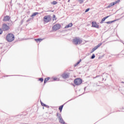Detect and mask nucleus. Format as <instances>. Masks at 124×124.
<instances>
[{
  "label": "nucleus",
  "mask_w": 124,
  "mask_h": 124,
  "mask_svg": "<svg viewBox=\"0 0 124 124\" xmlns=\"http://www.w3.org/2000/svg\"><path fill=\"white\" fill-rule=\"evenodd\" d=\"M61 29V25L60 24H56L52 27V31H56Z\"/></svg>",
  "instance_id": "nucleus-3"
},
{
  "label": "nucleus",
  "mask_w": 124,
  "mask_h": 124,
  "mask_svg": "<svg viewBox=\"0 0 124 124\" xmlns=\"http://www.w3.org/2000/svg\"><path fill=\"white\" fill-rule=\"evenodd\" d=\"M38 14V13L36 12L34 13L31 16V17H34V16H36V15H37Z\"/></svg>",
  "instance_id": "nucleus-17"
},
{
  "label": "nucleus",
  "mask_w": 124,
  "mask_h": 124,
  "mask_svg": "<svg viewBox=\"0 0 124 124\" xmlns=\"http://www.w3.org/2000/svg\"><path fill=\"white\" fill-rule=\"evenodd\" d=\"M74 83L77 86H79V85H81V84H82V79L80 78H77L75 79Z\"/></svg>",
  "instance_id": "nucleus-6"
},
{
  "label": "nucleus",
  "mask_w": 124,
  "mask_h": 124,
  "mask_svg": "<svg viewBox=\"0 0 124 124\" xmlns=\"http://www.w3.org/2000/svg\"><path fill=\"white\" fill-rule=\"evenodd\" d=\"M49 79H50V78H45V80H44V84H46L47 81H49Z\"/></svg>",
  "instance_id": "nucleus-16"
},
{
  "label": "nucleus",
  "mask_w": 124,
  "mask_h": 124,
  "mask_svg": "<svg viewBox=\"0 0 124 124\" xmlns=\"http://www.w3.org/2000/svg\"><path fill=\"white\" fill-rule=\"evenodd\" d=\"M94 58H95V55H94V54H93V55L91 57V59H94Z\"/></svg>",
  "instance_id": "nucleus-23"
},
{
  "label": "nucleus",
  "mask_w": 124,
  "mask_h": 124,
  "mask_svg": "<svg viewBox=\"0 0 124 124\" xmlns=\"http://www.w3.org/2000/svg\"><path fill=\"white\" fill-rule=\"evenodd\" d=\"M109 16H107L104 17L103 18H102V21L100 22V24H103V22H104V21H105V20H106V19H107V18H109Z\"/></svg>",
  "instance_id": "nucleus-13"
},
{
  "label": "nucleus",
  "mask_w": 124,
  "mask_h": 124,
  "mask_svg": "<svg viewBox=\"0 0 124 124\" xmlns=\"http://www.w3.org/2000/svg\"><path fill=\"white\" fill-rule=\"evenodd\" d=\"M2 28L3 31H8L9 29V26H7L6 24H3Z\"/></svg>",
  "instance_id": "nucleus-9"
},
{
  "label": "nucleus",
  "mask_w": 124,
  "mask_h": 124,
  "mask_svg": "<svg viewBox=\"0 0 124 124\" xmlns=\"http://www.w3.org/2000/svg\"><path fill=\"white\" fill-rule=\"evenodd\" d=\"M73 43L75 45H79L82 43V39L79 38H75L73 39Z\"/></svg>",
  "instance_id": "nucleus-1"
},
{
  "label": "nucleus",
  "mask_w": 124,
  "mask_h": 124,
  "mask_svg": "<svg viewBox=\"0 0 124 124\" xmlns=\"http://www.w3.org/2000/svg\"><path fill=\"white\" fill-rule=\"evenodd\" d=\"M52 4H57V1H54L52 2Z\"/></svg>",
  "instance_id": "nucleus-24"
},
{
  "label": "nucleus",
  "mask_w": 124,
  "mask_h": 124,
  "mask_svg": "<svg viewBox=\"0 0 124 124\" xmlns=\"http://www.w3.org/2000/svg\"><path fill=\"white\" fill-rule=\"evenodd\" d=\"M9 20H10V17L8 16H4V19H3V21H5L6 22L8 21Z\"/></svg>",
  "instance_id": "nucleus-12"
},
{
  "label": "nucleus",
  "mask_w": 124,
  "mask_h": 124,
  "mask_svg": "<svg viewBox=\"0 0 124 124\" xmlns=\"http://www.w3.org/2000/svg\"><path fill=\"white\" fill-rule=\"evenodd\" d=\"M92 24L93 28H96V29H98L99 28V26L96 24V22H92Z\"/></svg>",
  "instance_id": "nucleus-11"
},
{
  "label": "nucleus",
  "mask_w": 124,
  "mask_h": 124,
  "mask_svg": "<svg viewBox=\"0 0 124 124\" xmlns=\"http://www.w3.org/2000/svg\"><path fill=\"white\" fill-rule=\"evenodd\" d=\"M29 21H30V19H28V20H27V22H29Z\"/></svg>",
  "instance_id": "nucleus-31"
},
{
  "label": "nucleus",
  "mask_w": 124,
  "mask_h": 124,
  "mask_svg": "<svg viewBox=\"0 0 124 124\" xmlns=\"http://www.w3.org/2000/svg\"><path fill=\"white\" fill-rule=\"evenodd\" d=\"M39 80L40 81H41V82H42V81H43V78H40L39 79Z\"/></svg>",
  "instance_id": "nucleus-25"
},
{
  "label": "nucleus",
  "mask_w": 124,
  "mask_h": 124,
  "mask_svg": "<svg viewBox=\"0 0 124 124\" xmlns=\"http://www.w3.org/2000/svg\"><path fill=\"white\" fill-rule=\"evenodd\" d=\"M70 1V0H68V2H69Z\"/></svg>",
  "instance_id": "nucleus-30"
},
{
  "label": "nucleus",
  "mask_w": 124,
  "mask_h": 124,
  "mask_svg": "<svg viewBox=\"0 0 124 124\" xmlns=\"http://www.w3.org/2000/svg\"><path fill=\"white\" fill-rule=\"evenodd\" d=\"M113 22H116V20L108 21L106 22V23L107 24H112V23H113Z\"/></svg>",
  "instance_id": "nucleus-19"
},
{
  "label": "nucleus",
  "mask_w": 124,
  "mask_h": 124,
  "mask_svg": "<svg viewBox=\"0 0 124 124\" xmlns=\"http://www.w3.org/2000/svg\"><path fill=\"white\" fill-rule=\"evenodd\" d=\"M14 35L11 33L8 34L6 37V39L8 42H12L14 40Z\"/></svg>",
  "instance_id": "nucleus-2"
},
{
  "label": "nucleus",
  "mask_w": 124,
  "mask_h": 124,
  "mask_svg": "<svg viewBox=\"0 0 124 124\" xmlns=\"http://www.w3.org/2000/svg\"><path fill=\"white\" fill-rule=\"evenodd\" d=\"M79 3H83L84 2V0H78Z\"/></svg>",
  "instance_id": "nucleus-22"
},
{
  "label": "nucleus",
  "mask_w": 124,
  "mask_h": 124,
  "mask_svg": "<svg viewBox=\"0 0 124 124\" xmlns=\"http://www.w3.org/2000/svg\"><path fill=\"white\" fill-rule=\"evenodd\" d=\"M57 117L59 118L60 123H61V124H64V121L62 119V115H61V114H60L59 113H57Z\"/></svg>",
  "instance_id": "nucleus-5"
},
{
  "label": "nucleus",
  "mask_w": 124,
  "mask_h": 124,
  "mask_svg": "<svg viewBox=\"0 0 124 124\" xmlns=\"http://www.w3.org/2000/svg\"><path fill=\"white\" fill-rule=\"evenodd\" d=\"M2 33V29H0V34Z\"/></svg>",
  "instance_id": "nucleus-26"
},
{
  "label": "nucleus",
  "mask_w": 124,
  "mask_h": 124,
  "mask_svg": "<svg viewBox=\"0 0 124 124\" xmlns=\"http://www.w3.org/2000/svg\"><path fill=\"white\" fill-rule=\"evenodd\" d=\"M41 101V104L42 106H45V107H46V105H45L44 103H42V102Z\"/></svg>",
  "instance_id": "nucleus-21"
},
{
  "label": "nucleus",
  "mask_w": 124,
  "mask_h": 124,
  "mask_svg": "<svg viewBox=\"0 0 124 124\" xmlns=\"http://www.w3.org/2000/svg\"><path fill=\"white\" fill-rule=\"evenodd\" d=\"M120 0H117L116 1H114L113 2H111L110 3L108 6L107 7V8H110V7H112V6H114V5H115V4H117V3H119V2H120Z\"/></svg>",
  "instance_id": "nucleus-7"
},
{
  "label": "nucleus",
  "mask_w": 124,
  "mask_h": 124,
  "mask_svg": "<svg viewBox=\"0 0 124 124\" xmlns=\"http://www.w3.org/2000/svg\"><path fill=\"white\" fill-rule=\"evenodd\" d=\"M43 20L45 23H48V22H50V21H51V16L49 15L45 16L44 17Z\"/></svg>",
  "instance_id": "nucleus-4"
},
{
  "label": "nucleus",
  "mask_w": 124,
  "mask_h": 124,
  "mask_svg": "<svg viewBox=\"0 0 124 124\" xmlns=\"http://www.w3.org/2000/svg\"><path fill=\"white\" fill-rule=\"evenodd\" d=\"M101 45H102V43H100L97 46H95L94 48H93V51L91 52V53H93V52H94V51H95V50L98 49L99 47H100Z\"/></svg>",
  "instance_id": "nucleus-10"
},
{
  "label": "nucleus",
  "mask_w": 124,
  "mask_h": 124,
  "mask_svg": "<svg viewBox=\"0 0 124 124\" xmlns=\"http://www.w3.org/2000/svg\"><path fill=\"white\" fill-rule=\"evenodd\" d=\"M96 77H98V76H96Z\"/></svg>",
  "instance_id": "nucleus-32"
},
{
  "label": "nucleus",
  "mask_w": 124,
  "mask_h": 124,
  "mask_svg": "<svg viewBox=\"0 0 124 124\" xmlns=\"http://www.w3.org/2000/svg\"><path fill=\"white\" fill-rule=\"evenodd\" d=\"M81 60H80V61L77 63V65H78V64H79L80 63V62H81Z\"/></svg>",
  "instance_id": "nucleus-27"
},
{
  "label": "nucleus",
  "mask_w": 124,
  "mask_h": 124,
  "mask_svg": "<svg viewBox=\"0 0 124 124\" xmlns=\"http://www.w3.org/2000/svg\"><path fill=\"white\" fill-rule=\"evenodd\" d=\"M72 26H73V24H72V23H71L69 24L68 25L64 27V29H68V28H71V27H72Z\"/></svg>",
  "instance_id": "nucleus-14"
},
{
  "label": "nucleus",
  "mask_w": 124,
  "mask_h": 124,
  "mask_svg": "<svg viewBox=\"0 0 124 124\" xmlns=\"http://www.w3.org/2000/svg\"><path fill=\"white\" fill-rule=\"evenodd\" d=\"M90 10V8H88L85 10V12H88Z\"/></svg>",
  "instance_id": "nucleus-28"
},
{
  "label": "nucleus",
  "mask_w": 124,
  "mask_h": 124,
  "mask_svg": "<svg viewBox=\"0 0 124 124\" xmlns=\"http://www.w3.org/2000/svg\"><path fill=\"white\" fill-rule=\"evenodd\" d=\"M35 40L37 42H38V41H39L40 42H41V41H42V40H43V39H35Z\"/></svg>",
  "instance_id": "nucleus-15"
},
{
  "label": "nucleus",
  "mask_w": 124,
  "mask_h": 124,
  "mask_svg": "<svg viewBox=\"0 0 124 124\" xmlns=\"http://www.w3.org/2000/svg\"><path fill=\"white\" fill-rule=\"evenodd\" d=\"M63 108V105H62L59 108V110H60V112H62V108Z\"/></svg>",
  "instance_id": "nucleus-18"
},
{
  "label": "nucleus",
  "mask_w": 124,
  "mask_h": 124,
  "mask_svg": "<svg viewBox=\"0 0 124 124\" xmlns=\"http://www.w3.org/2000/svg\"><path fill=\"white\" fill-rule=\"evenodd\" d=\"M57 79V78H53V80H54V81H56Z\"/></svg>",
  "instance_id": "nucleus-29"
},
{
  "label": "nucleus",
  "mask_w": 124,
  "mask_h": 124,
  "mask_svg": "<svg viewBox=\"0 0 124 124\" xmlns=\"http://www.w3.org/2000/svg\"><path fill=\"white\" fill-rule=\"evenodd\" d=\"M62 77L63 79H67V78L69 77V74L64 73L62 75Z\"/></svg>",
  "instance_id": "nucleus-8"
},
{
  "label": "nucleus",
  "mask_w": 124,
  "mask_h": 124,
  "mask_svg": "<svg viewBox=\"0 0 124 124\" xmlns=\"http://www.w3.org/2000/svg\"><path fill=\"white\" fill-rule=\"evenodd\" d=\"M55 20H57V18H56V16L54 15L53 17V21H55Z\"/></svg>",
  "instance_id": "nucleus-20"
}]
</instances>
